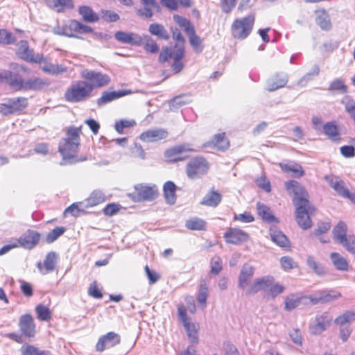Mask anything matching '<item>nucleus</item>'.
I'll list each match as a JSON object with an SVG mask.
<instances>
[{"instance_id": "f257e3e1", "label": "nucleus", "mask_w": 355, "mask_h": 355, "mask_svg": "<svg viewBox=\"0 0 355 355\" xmlns=\"http://www.w3.org/2000/svg\"><path fill=\"white\" fill-rule=\"evenodd\" d=\"M10 70L0 69V83L8 85L17 92L42 90L50 85L46 78L34 77L24 78L21 73H30L31 69L24 64L12 62Z\"/></svg>"}, {"instance_id": "f03ea898", "label": "nucleus", "mask_w": 355, "mask_h": 355, "mask_svg": "<svg viewBox=\"0 0 355 355\" xmlns=\"http://www.w3.org/2000/svg\"><path fill=\"white\" fill-rule=\"evenodd\" d=\"M285 289V286L276 282L273 276L266 275L257 278L245 291V294L254 295L260 291H264L267 297L275 299L282 294Z\"/></svg>"}, {"instance_id": "7ed1b4c3", "label": "nucleus", "mask_w": 355, "mask_h": 355, "mask_svg": "<svg viewBox=\"0 0 355 355\" xmlns=\"http://www.w3.org/2000/svg\"><path fill=\"white\" fill-rule=\"evenodd\" d=\"M185 58V48L183 45L175 44L173 48L164 46L158 55V62L160 64L168 62L172 60L171 68L174 73H179L184 68Z\"/></svg>"}, {"instance_id": "20e7f679", "label": "nucleus", "mask_w": 355, "mask_h": 355, "mask_svg": "<svg viewBox=\"0 0 355 355\" xmlns=\"http://www.w3.org/2000/svg\"><path fill=\"white\" fill-rule=\"evenodd\" d=\"M92 27L85 25L76 19H69L62 26H57L53 28V33L58 35L71 38L83 39V35L92 33Z\"/></svg>"}, {"instance_id": "39448f33", "label": "nucleus", "mask_w": 355, "mask_h": 355, "mask_svg": "<svg viewBox=\"0 0 355 355\" xmlns=\"http://www.w3.org/2000/svg\"><path fill=\"white\" fill-rule=\"evenodd\" d=\"M210 169L208 159L202 155L190 159L186 164L184 171L189 180H198L206 175Z\"/></svg>"}, {"instance_id": "423d86ee", "label": "nucleus", "mask_w": 355, "mask_h": 355, "mask_svg": "<svg viewBox=\"0 0 355 355\" xmlns=\"http://www.w3.org/2000/svg\"><path fill=\"white\" fill-rule=\"evenodd\" d=\"M159 196L158 187L155 184L138 183L128 196L135 202L155 200Z\"/></svg>"}, {"instance_id": "0eeeda50", "label": "nucleus", "mask_w": 355, "mask_h": 355, "mask_svg": "<svg viewBox=\"0 0 355 355\" xmlns=\"http://www.w3.org/2000/svg\"><path fill=\"white\" fill-rule=\"evenodd\" d=\"M254 23L255 14L254 12L243 17L236 18L230 26L232 36L236 40L245 39L252 33Z\"/></svg>"}, {"instance_id": "6e6552de", "label": "nucleus", "mask_w": 355, "mask_h": 355, "mask_svg": "<svg viewBox=\"0 0 355 355\" xmlns=\"http://www.w3.org/2000/svg\"><path fill=\"white\" fill-rule=\"evenodd\" d=\"M347 224L340 220L332 230V236L335 241L341 245L349 253L355 254V235L347 234Z\"/></svg>"}, {"instance_id": "1a4fd4ad", "label": "nucleus", "mask_w": 355, "mask_h": 355, "mask_svg": "<svg viewBox=\"0 0 355 355\" xmlns=\"http://www.w3.org/2000/svg\"><path fill=\"white\" fill-rule=\"evenodd\" d=\"M92 93L89 86L83 80H78L71 84L64 94V100L69 103H80L85 101Z\"/></svg>"}, {"instance_id": "9d476101", "label": "nucleus", "mask_w": 355, "mask_h": 355, "mask_svg": "<svg viewBox=\"0 0 355 355\" xmlns=\"http://www.w3.org/2000/svg\"><path fill=\"white\" fill-rule=\"evenodd\" d=\"M195 151L192 144L184 143L174 145L165 150L164 157L165 161L169 164L178 163L186 160L190 153Z\"/></svg>"}, {"instance_id": "9b49d317", "label": "nucleus", "mask_w": 355, "mask_h": 355, "mask_svg": "<svg viewBox=\"0 0 355 355\" xmlns=\"http://www.w3.org/2000/svg\"><path fill=\"white\" fill-rule=\"evenodd\" d=\"M178 316L184 328L189 340L193 344H198L200 325L197 322H192L187 316V309L183 304L178 306Z\"/></svg>"}, {"instance_id": "f8f14e48", "label": "nucleus", "mask_w": 355, "mask_h": 355, "mask_svg": "<svg viewBox=\"0 0 355 355\" xmlns=\"http://www.w3.org/2000/svg\"><path fill=\"white\" fill-rule=\"evenodd\" d=\"M80 76L89 86L92 93L95 88H100L107 85L110 82L108 75L101 71L85 69L80 72Z\"/></svg>"}, {"instance_id": "ddd939ff", "label": "nucleus", "mask_w": 355, "mask_h": 355, "mask_svg": "<svg viewBox=\"0 0 355 355\" xmlns=\"http://www.w3.org/2000/svg\"><path fill=\"white\" fill-rule=\"evenodd\" d=\"M80 145L77 143L68 141L64 139H61L59 146L58 151L62 156V159L69 163H77L84 162L87 159L86 156L78 157L77 152Z\"/></svg>"}, {"instance_id": "4468645a", "label": "nucleus", "mask_w": 355, "mask_h": 355, "mask_svg": "<svg viewBox=\"0 0 355 355\" xmlns=\"http://www.w3.org/2000/svg\"><path fill=\"white\" fill-rule=\"evenodd\" d=\"M28 105L26 97L19 96L9 98L7 102L0 104V113L3 116L21 114Z\"/></svg>"}, {"instance_id": "2eb2a0df", "label": "nucleus", "mask_w": 355, "mask_h": 355, "mask_svg": "<svg viewBox=\"0 0 355 355\" xmlns=\"http://www.w3.org/2000/svg\"><path fill=\"white\" fill-rule=\"evenodd\" d=\"M296 207L295 217L297 224L304 230L312 226L310 216L315 212V209L309 202L295 205Z\"/></svg>"}, {"instance_id": "dca6fc26", "label": "nucleus", "mask_w": 355, "mask_h": 355, "mask_svg": "<svg viewBox=\"0 0 355 355\" xmlns=\"http://www.w3.org/2000/svg\"><path fill=\"white\" fill-rule=\"evenodd\" d=\"M285 188L289 194L294 196L293 198L294 205L309 202L308 192L300 182L293 180H288L285 182Z\"/></svg>"}, {"instance_id": "f3484780", "label": "nucleus", "mask_w": 355, "mask_h": 355, "mask_svg": "<svg viewBox=\"0 0 355 355\" xmlns=\"http://www.w3.org/2000/svg\"><path fill=\"white\" fill-rule=\"evenodd\" d=\"M17 55L21 60L31 63H41L44 60L42 55H35L26 40H21L17 44Z\"/></svg>"}, {"instance_id": "a211bd4d", "label": "nucleus", "mask_w": 355, "mask_h": 355, "mask_svg": "<svg viewBox=\"0 0 355 355\" xmlns=\"http://www.w3.org/2000/svg\"><path fill=\"white\" fill-rule=\"evenodd\" d=\"M121 342V336L114 331H109L100 336L96 343V352H103L105 350L119 345Z\"/></svg>"}, {"instance_id": "6ab92c4d", "label": "nucleus", "mask_w": 355, "mask_h": 355, "mask_svg": "<svg viewBox=\"0 0 355 355\" xmlns=\"http://www.w3.org/2000/svg\"><path fill=\"white\" fill-rule=\"evenodd\" d=\"M18 326L23 336L28 338H35L37 329L36 324L31 313H24L19 318Z\"/></svg>"}, {"instance_id": "aec40b11", "label": "nucleus", "mask_w": 355, "mask_h": 355, "mask_svg": "<svg viewBox=\"0 0 355 355\" xmlns=\"http://www.w3.org/2000/svg\"><path fill=\"white\" fill-rule=\"evenodd\" d=\"M315 320V323L310 325L309 331L313 335H319L331 326L333 318L329 312L324 311L317 314Z\"/></svg>"}, {"instance_id": "412c9836", "label": "nucleus", "mask_w": 355, "mask_h": 355, "mask_svg": "<svg viewBox=\"0 0 355 355\" xmlns=\"http://www.w3.org/2000/svg\"><path fill=\"white\" fill-rule=\"evenodd\" d=\"M223 237L227 243L232 245H241L250 239L248 232L237 227H229Z\"/></svg>"}, {"instance_id": "4be33fe9", "label": "nucleus", "mask_w": 355, "mask_h": 355, "mask_svg": "<svg viewBox=\"0 0 355 355\" xmlns=\"http://www.w3.org/2000/svg\"><path fill=\"white\" fill-rule=\"evenodd\" d=\"M40 238L41 234L39 232L28 230L16 241L19 243V247L31 250L39 243Z\"/></svg>"}, {"instance_id": "5701e85b", "label": "nucleus", "mask_w": 355, "mask_h": 355, "mask_svg": "<svg viewBox=\"0 0 355 355\" xmlns=\"http://www.w3.org/2000/svg\"><path fill=\"white\" fill-rule=\"evenodd\" d=\"M255 268L249 263L243 265L238 277V286L243 290L248 289L252 284Z\"/></svg>"}, {"instance_id": "b1692460", "label": "nucleus", "mask_w": 355, "mask_h": 355, "mask_svg": "<svg viewBox=\"0 0 355 355\" xmlns=\"http://www.w3.org/2000/svg\"><path fill=\"white\" fill-rule=\"evenodd\" d=\"M324 179L338 196L347 199L351 191L347 188L345 182L343 180L339 177L332 175H326Z\"/></svg>"}, {"instance_id": "393cba45", "label": "nucleus", "mask_w": 355, "mask_h": 355, "mask_svg": "<svg viewBox=\"0 0 355 355\" xmlns=\"http://www.w3.org/2000/svg\"><path fill=\"white\" fill-rule=\"evenodd\" d=\"M168 136V132L163 128L147 130L140 134L139 138L145 143H153L164 139Z\"/></svg>"}, {"instance_id": "a878e982", "label": "nucleus", "mask_w": 355, "mask_h": 355, "mask_svg": "<svg viewBox=\"0 0 355 355\" xmlns=\"http://www.w3.org/2000/svg\"><path fill=\"white\" fill-rule=\"evenodd\" d=\"M269 233L272 242L286 251H291V243L282 231L271 227Z\"/></svg>"}, {"instance_id": "bb28decb", "label": "nucleus", "mask_w": 355, "mask_h": 355, "mask_svg": "<svg viewBox=\"0 0 355 355\" xmlns=\"http://www.w3.org/2000/svg\"><path fill=\"white\" fill-rule=\"evenodd\" d=\"M278 165L284 173H290L294 178H301L305 174L303 167L296 162H280Z\"/></svg>"}, {"instance_id": "cd10ccee", "label": "nucleus", "mask_w": 355, "mask_h": 355, "mask_svg": "<svg viewBox=\"0 0 355 355\" xmlns=\"http://www.w3.org/2000/svg\"><path fill=\"white\" fill-rule=\"evenodd\" d=\"M47 6L56 12H64L74 8L73 0H45Z\"/></svg>"}, {"instance_id": "c85d7f7f", "label": "nucleus", "mask_w": 355, "mask_h": 355, "mask_svg": "<svg viewBox=\"0 0 355 355\" xmlns=\"http://www.w3.org/2000/svg\"><path fill=\"white\" fill-rule=\"evenodd\" d=\"M132 94L130 90H120L118 92H104L100 98L97 99V105L103 106L114 100Z\"/></svg>"}, {"instance_id": "c756f323", "label": "nucleus", "mask_w": 355, "mask_h": 355, "mask_svg": "<svg viewBox=\"0 0 355 355\" xmlns=\"http://www.w3.org/2000/svg\"><path fill=\"white\" fill-rule=\"evenodd\" d=\"M114 37L119 42L135 45H140L143 41L141 36L137 34L123 31L115 33Z\"/></svg>"}, {"instance_id": "7c9ffc66", "label": "nucleus", "mask_w": 355, "mask_h": 355, "mask_svg": "<svg viewBox=\"0 0 355 355\" xmlns=\"http://www.w3.org/2000/svg\"><path fill=\"white\" fill-rule=\"evenodd\" d=\"M256 207L258 215L264 222L275 224L279 223L278 218L275 216L269 207L261 202H258Z\"/></svg>"}, {"instance_id": "2f4dec72", "label": "nucleus", "mask_w": 355, "mask_h": 355, "mask_svg": "<svg viewBox=\"0 0 355 355\" xmlns=\"http://www.w3.org/2000/svg\"><path fill=\"white\" fill-rule=\"evenodd\" d=\"M57 263V256L54 252H48L44 260L43 265L39 262L37 263V268L39 270L46 274L55 270Z\"/></svg>"}, {"instance_id": "473e14b6", "label": "nucleus", "mask_w": 355, "mask_h": 355, "mask_svg": "<svg viewBox=\"0 0 355 355\" xmlns=\"http://www.w3.org/2000/svg\"><path fill=\"white\" fill-rule=\"evenodd\" d=\"M142 8L137 10V14L146 18H151L153 11L159 9V5L155 0H139Z\"/></svg>"}, {"instance_id": "72a5a7b5", "label": "nucleus", "mask_w": 355, "mask_h": 355, "mask_svg": "<svg viewBox=\"0 0 355 355\" xmlns=\"http://www.w3.org/2000/svg\"><path fill=\"white\" fill-rule=\"evenodd\" d=\"M221 200L222 195L212 188L202 198L200 204L207 207H216L221 202Z\"/></svg>"}, {"instance_id": "f704fd0d", "label": "nucleus", "mask_w": 355, "mask_h": 355, "mask_svg": "<svg viewBox=\"0 0 355 355\" xmlns=\"http://www.w3.org/2000/svg\"><path fill=\"white\" fill-rule=\"evenodd\" d=\"M323 132L331 141L339 143L341 141L340 130L335 121L324 123Z\"/></svg>"}, {"instance_id": "c9c22d12", "label": "nucleus", "mask_w": 355, "mask_h": 355, "mask_svg": "<svg viewBox=\"0 0 355 355\" xmlns=\"http://www.w3.org/2000/svg\"><path fill=\"white\" fill-rule=\"evenodd\" d=\"M300 304H303L302 293H292L284 298V309L287 311L294 310Z\"/></svg>"}, {"instance_id": "e433bc0d", "label": "nucleus", "mask_w": 355, "mask_h": 355, "mask_svg": "<svg viewBox=\"0 0 355 355\" xmlns=\"http://www.w3.org/2000/svg\"><path fill=\"white\" fill-rule=\"evenodd\" d=\"M185 227L191 231H207V222L198 216H193L185 221Z\"/></svg>"}, {"instance_id": "4c0bfd02", "label": "nucleus", "mask_w": 355, "mask_h": 355, "mask_svg": "<svg viewBox=\"0 0 355 355\" xmlns=\"http://www.w3.org/2000/svg\"><path fill=\"white\" fill-rule=\"evenodd\" d=\"M209 146L218 150H225L230 147V141L223 132L214 135L209 141Z\"/></svg>"}, {"instance_id": "58836bf2", "label": "nucleus", "mask_w": 355, "mask_h": 355, "mask_svg": "<svg viewBox=\"0 0 355 355\" xmlns=\"http://www.w3.org/2000/svg\"><path fill=\"white\" fill-rule=\"evenodd\" d=\"M316 15L315 21L323 30H329L331 27V19L327 10L324 8H319L315 10Z\"/></svg>"}, {"instance_id": "ea45409f", "label": "nucleus", "mask_w": 355, "mask_h": 355, "mask_svg": "<svg viewBox=\"0 0 355 355\" xmlns=\"http://www.w3.org/2000/svg\"><path fill=\"white\" fill-rule=\"evenodd\" d=\"M78 13L81 15L83 21L89 23H95L99 21L100 17L90 6H81L78 8Z\"/></svg>"}, {"instance_id": "a19ab883", "label": "nucleus", "mask_w": 355, "mask_h": 355, "mask_svg": "<svg viewBox=\"0 0 355 355\" xmlns=\"http://www.w3.org/2000/svg\"><path fill=\"white\" fill-rule=\"evenodd\" d=\"M331 261L334 267L340 271L346 272L349 270V261L338 252H331L330 254Z\"/></svg>"}, {"instance_id": "79ce46f5", "label": "nucleus", "mask_w": 355, "mask_h": 355, "mask_svg": "<svg viewBox=\"0 0 355 355\" xmlns=\"http://www.w3.org/2000/svg\"><path fill=\"white\" fill-rule=\"evenodd\" d=\"M164 196L167 203L173 205L176 200V185L171 181L165 182L163 187Z\"/></svg>"}, {"instance_id": "37998d69", "label": "nucleus", "mask_w": 355, "mask_h": 355, "mask_svg": "<svg viewBox=\"0 0 355 355\" xmlns=\"http://www.w3.org/2000/svg\"><path fill=\"white\" fill-rule=\"evenodd\" d=\"M149 33L159 40H168L169 35L165 27L158 23H153L148 27Z\"/></svg>"}, {"instance_id": "c03bdc74", "label": "nucleus", "mask_w": 355, "mask_h": 355, "mask_svg": "<svg viewBox=\"0 0 355 355\" xmlns=\"http://www.w3.org/2000/svg\"><path fill=\"white\" fill-rule=\"evenodd\" d=\"M83 133V125L79 127L69 126L66 130V137L62 139L80 145V137Z\"/></svg>"}, {"instance_id": "a18cd8bd", "label": "nucleus", "mask_w": 355, "mask_h": 355, "mask_svg": "<svg viewBox=\"0 0 355 355\" xmlns=\"http://www.w3.org/2000/svg\"><path fill=\"white\" fill-rule=\"evenodd\" d=\"M35 311L37 318L41 322H49L52 319V311L44 304H37Z\"/></svg>"}, {"instance_id": "49530a36", "label": "nucleus", "mask_w": 355, "mask_h": 355, "mask_svg": "<svg viewBox=\"0 0 355 355\" xmlns=\"http://www.w3.org/2000/svg\"><path fill=\"white\" fill-rule=\"evenodd\" d=\"M162 5L169 10H177L179 5L184 8H190L191 6V0H160Z\"/></svg>"}, {"instance_id": "de8ad7c7", "label": "nucleus", "mask_w": 355, "mask_h": 355, "mask_svg": "<svg viewBox=\"0 0 355 355\" xmlns=\"http://www.w3.org/2000/svg\"><path fill=\"white\" fill-rule=\"evenodd\" d=\"M319 293L320 296L321 304L329 303L341 297L340 292L334 289L319 291Z\"/></svg>"}, {"instance_id": "09e8293b", "label": "nucleus", "mask_w": 355, "mask_h": 355, "mask_svg": "<svg viewBox=\"0 0 355 355\" xmlns=\"http://www.w3.org/2000/svg\"><path fill=\"white\" fill-rule=\"evenodd\" d=\"M286 84V80L277 75L268 80L266 89L268 92H273L284 87Z\"/></svg>"}, {"instance_id": "8fccbe9b", "label": "nucleus", "mask_w": 355, "mask_h": 355, "mask_svg": "<svg viewBox=\"0 0 355 355\" xmlns=\"http://www.w3.org/2000/svg\"><path fill=\"white\" fill-rule=\"evenodd\" d=\"M106 200V198L103 191L100 190H95L91 193L89 196L87 198L88 206L94 207L98 205Z\"/></svg>"}, {"instance_id": "3c124183", "label": "nucleus", "mask_w": 355, "mask_h": 355, "mask_svg": "<svg viewBox=\"0 0 355 355\" xmlns=\"http://www.w3.org/2000/svg\"><path fill=\"white\" fill-rule=\"evenodd\" d=\"M22 355H52L49 350H40L33 345L26 344L21 347Z\"/></svg>"}, {"instance_id": "603ef678", "label": "nucleus", "mask_w": 355, "mask_h": 355, "mask_svg": "<svg viewBox=\"0 0 355 355\" xmlns=\"http://www.w3.org/2000/svg\"><path fill=\"white\" fill-rule=\"evenodd\" d=\"M331 224L329 221L320 222L318 224V227L311 233V236L318 238L322 243H326L328 241L322 240L320 236L327 233L331 228Z\"/></svg>"}, {"instance_id": "864d4df0", "label": "nucleus", "mask_w": 355, "mask_h": 355, "mask_svg": "<svg viewBox=\"0 0 355 355\" xmlns=\"http://www.w3.org/2000/svg\"><path fill=\"white\" fill-rule=\"evenodd\" d=\"M208 285L205 279L200 282L198 289V294L197 297L198 302L202 305L203 307L206 306L207 298L208 296Z\"/></svg>"}, {"instance_id": "5fc2aeb1", "label": "nucleus", "mask_w": 355, "mask_h": 355, "mask_svg": "<svg viewBox=\"0 0 355 355\" xmlns=\"http://www.w3.org/2000/svg\"><path fill=\"white\" fill-rule=\"evenodd\" d=\"M281 268L284 271H290L298 268V263L290 256H283L279 259Z\"/></svg>"}, {"instance_id": "6e6d98bb", "label": "nucleus", "mask_w": 355, "mask_h": 355, "mask_svg": "<svg viewBox=\"0 0 355 355\" xmlns=\"http://www.w3.org/2000/svg\"><path fill=\"white\" fill-rule=\"evenodd\" d=\"M355 320V311H347L343 314L338 315L334 320V323L338 326H343Z\"/></svg>"}, {"instance_id": "4d7b16f0", "label": "nucleus", "mask_w": 355, "mask_h": 355, "mask_svg": "<svg viewBox=\"0 0 355 355\" xmlns=\"http://www.w3.org/2000/svg\"><path fill=\"white\" fill-rule=\"evenodd\" d=\"M42 69L45 73L57 75L66 72L67 71V67H64L62 64H47L43 66Z\"/></svg>"}, {"instance_id": "13d9d810", "label": "nucleus", "mask_w": 355, "mask_h": 355, "mask_svg": "<svg viewBox=\"0 0 355 355\" xmlns=\"http://www.w3.org/2000/svg\"><path fill=\"white\" fill-rule=\"evenodd\" d=\"M144 49L152 54H156L159 52V45L157 42L149 36H144Z\"/></svg>"}, {"instance_id": "bf43d9fd", "label": "nucleus", "mask_w": 355, "mask_h": 355, "mask_svg": "<svg viewBox=\"0 0 355 355\" xmlns=\"http://www.w3.org/2000/svg\"><path fill=\"white\" fill-rule=\"evenodd\" d=\"M64 227H55L51 231H50L46 236V241L47 243H52L56 241L60 236H61L66 232Z\"/></svg>"}, {"instance_id": "052dcab7", "label": "nucleus", "mask_w": 355, "mask_h": 355, "mask_svg": "<svg viewBox=\"0 0 355 355\" xmlns=\"http://www.w3.org/2000/svg\"><path fill=\"white\" fill-rule=\"evenodd\" d=\"M136 124V121L133 119H121L115 122L114 129L118 133L123 134L125 128L134 127Z\"/></svg>"}, {"instance_id": "680f3d73", "label": "nucleus", "mask_w": 355, "mask_h": 355, "mask_svg": "<svg viewBox=\"0 0 355 355\" xmlns=\"http://www.w3.org/2000/svg\"><path fill=\"white\" fill-rule=\"evenodd\" d=\"M308 266L317 275H322L325 273L324 267L313 257H309L306 259Z\"/></svg>"}, {"instance_id": "e2e57ef3", "label": "nucleus", "mask_w": 355, "mask_h": 355, "mask_svg": "<svg viewBox=\"0 0 355 355\" xmlns=\"http://www.w3.org/2000/svg\"><path fill=\"white\" fill-rule=\"evenodd\" d=\"M328 89L331 92H339L345 94L347 92V86L345 85L344 80L336 79L330 83Z\"/></svg>"}, {"instance_id": "0e129e2a", "label": "nucleus", "mask_w": 355, "mask_h": 355, "mask_svg": "<svg viewBox=\"0 0 355 355\" xmlns=\"http://www.w3.org/2000/svg\"><path fill=\"white\" fill-rule=\"evenodd\" d=\"M130 153L132 157L139 159H146V152L141 144L135 143L133 146L130 148Z\"/></svg>"}, {"instance_id": "69168bd1", "label": "nucleus", "mask_w": 355, "mask_h": 355, "mask_svg": "<svg viewBox=\"0 0 355 355\" xmlns=\"http://www.w3.org/2000/svg\"><path fill=\"white\" fill-rule=\"evenodd\" d=\"M174 21L181 28H184V30L187 33L190 31V29L193 28L191 26L189 20L186 19L185 17L180 16L179 15H174L173 17Z\"/></svg>"}, {"instance_id": "338daca9", "label": "nucleus", "mask_w": 355, "mask_h": 355, "mask_svg": "<svg viewBox=\"0 0 355 355\" xmlns=\"http://www.w3.org/2000/svg\"><path fill=\"white\" fill-rule=\"evenodd\" d=\"M303 305L309 306V305H315L318 304H321V300L319 291L315 294L311 295H303Z\"/></svg>"}, {"instance_id": "774afa93", "label": "nucleus", "mask_w": 355, "mask_h": 355, "mask_svg": "<svg viewBox=\"0 0 355 355\" xmlns=\"http://www.w3.org/2000/svg\"><path fill=\"white\" fill-rule=\"evenodd\" d=\"M15 41V37L6 29H0V44H10Z\"/></svg>"}]
</instances>
